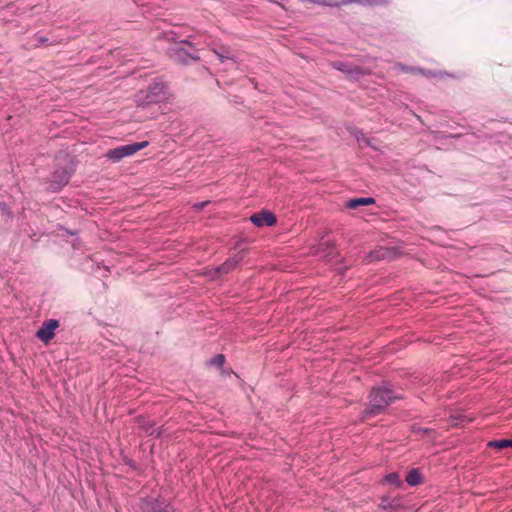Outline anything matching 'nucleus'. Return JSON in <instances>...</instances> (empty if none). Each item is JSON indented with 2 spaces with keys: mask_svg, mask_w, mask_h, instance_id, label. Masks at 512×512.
<instances>
[{
  "mask_svg": "<svg viewBox=\"0 0 512 512\" xmlns=\"http://www.w3.org/2000/svg\"><path fill=\"white\" fill-rule=\"evenodd\" d=\"M368 407L363 411V419H368L379 414H382L386 408L393 403L399 396L386 387H374L369 394Z\"/></svg>",
  "mask_w": 512,
  "mask_h": 512,
  "instance_id": "nucleus-1",
  "label": "nucleus"
},
{
  "mask_svg": "<svg viewBox=\"0 0 512 512\" xmlns=\"http://www.w3.org/2000/svg\"><path fill=\"white\" fill-rule=\"evenodd\" d=\"M74 172L73 161L69 155L61 153L57 157L56 169L54 170L48 190L51 192H59L69 182Z\"/></svg>",
  "mask_w": 512,
  "mask_h": 512,
  "instance_id": "nucleus-2",
  "label": "nucleus"
},
{
  "mask_svg": "<svg viewBox=\"0 0 512 512\" xmlns=\"http://www.w3.org/2000/svg\"><path fill=\"white\" fill-rule=\"evenodd\" d=\"M167 97V87L161 81H155L149 85L146 91H140L135 95V102L139 106L159 103Z\"/></svg>",
  "mask_w": 512,
  "mask_h": 512,
  "instance_id": "nucleus-3",
  "label": "nucleus"
},
{
  "mask_svg": "<svg viewBox=\"0 0 512 512\" xmlns=\"http://www.w3.org/2000/svg\"><path fill=\"white\" fill-rule=\"evenodd\" d=\"M169 57L181 64L200 59L199 51L188 41L182 40L168 50Z\"/></svg>",
  "mask_w": 512,
  "mask_h": 512,
  "instance_id": "nucleus-4",
  "label": "nucleus"
},
{
  "mask_svg": "<svg viewBox=\"0 0 512 512\" xmlns=\"http://www.w3.org/2000/svg\"><path fill=\"white\" fill-rule=\"evenodd\" d=\"M148 144V141H142L118 146L114 149L108 150L105 156L112 162L117 163L125 157L134 155L141 149L147 147Z\"/></svg>",
  "mask_w": 512,
  "mask_h": 512,
  "instance_id": "nucleus-5",
  "label": "nucleus"
},
{
  "mask_svg": "<svg viewBox=\"0 0 512 512\" xmlns=\"http://www.w3.org/2000/svg\"><path fill=\"white\" fill-rule=\"evenodd\" d=\"M332 67L346 75L350 80H359L361 77L370 74V70L358 65H353L349 62L334 61L331 63Z\"/></svg>",
  "mask_w": 512,
  "mask_h": 512,
  "instance_id": "nucleus-6",
  "label": "nucleus"
},
{
  "mask_svg": "<svg viewBox=\"0 0 512 512\" xmlns=\"http://www.w3.org/2000/svg\"><path fill=\"white\" fill-rule=\"evenodd\" d=\"M174 508L166 499L148 497L141 499L139 512H173Z\"/></svg>",
  "mask_w": 512,
  "mask_h": 512,
  "instance_id": "nucleus-7",
  "label": "nucleus"
},
{
  "mask_svg": "<svg viewBox=\"0 0 512 512\" xmlns=\"http://www.w3.org/2000/svg\"><path fill=\"white\" fill-rule=\"evenodd\" d=\"M243 258V252H238L229 259H227L223 264L210 270L207 274L212 280H215L221 277L222 275L228 274L229 272L234 270L236 266L243 260Z\"/></svg>",
  "mask_w": 512,
  "mask_h": 512,
  "instance_id": "nucleus-8",
  "label": "nucleus"
},
{
  "mask_svg": "<svg viewBox=\"0 0 512 512\" xmlns=\"http://www.w3.org/2000/svg\"><path fill=\"white\" fill-rule=\"evenodd\" d=\"M300 2H309L313 4H318L323 7H331L336 8L342 5H347L351 3H357L361 5H380L386 3V0H299Z\"/></svg>",
  "mask_w": 512,
  "mask_h": 512,
  "instance_id": "nucleus-9",
  "label": "nucleus"
},
{
  "mask_svg": "<svg viewBox=\"0 0 512 512\" xmlns=\"http://www.w3.org/2000/svg\"><path fill=\"white\" fill-rule=\"evenodd\" d=\"M59 327V321L56 319H49L42 323L36 336L44 343H49L54 338V331Z\"/></svg>",
  "mask_w": 512,
  "mask_h": 512,
  "instance_id": "nucleus-10",
  "label": "nucleus"
},
{
  "mask_svg": "<svg viewBox=\"0 0 512 512\" xmlns=\"http://www.w3.org/2000/svg\"><path fill=\"white\" fill-rule=\"evenodd\" d=\"M250 221L257 227L273 226L276 224V216L268 211L262 210L259 213H255L250 217Z\"/></svg>",
  "mask_w": 512,
  "mask_h": 512,
  "instance_id": "nucleus-11",
  "label": "nucleus"
},
{
  "mask_svg": "<svg viewBox=\"0 0 512 512\" xmlns=\"http://www.w3.org/2000/svg\"><path fill=\"white\" fill-rule=\"evenodd\" d=\"M213 53L218 57L219 61L229 66L236 65V56L227 46H217L212 48Z\"/></svg>",
  "mask_w": 512,
  "mask_h": 512,
  "instance_id": "nucleus-12",
  "label": "nucleus"
},
{
  "mask_svg": "<svg viewBox=\"0 0 512 512\" xmlns=\"http://www.w3.org/2000/svg\"><path fill=\"white\" fill-rule=\"evenodd\" d=\"M396 255V249L390 247H379L368 254L370 261H379L385 259H393Z\"/></svg>",
  "mask_w": 512,
  "mask_h": 512,
  "instance_id": "nucleus-13",
  "label": "nucleus"
},
{
  "mask_svg": "<svg viewBox=\"0 0 512 512\" xmlns=\"http://www.w3.org/2000/svg\"><path fill=\"white\" fill-rule=\"evenodd\" d=\"M374 202L375 200L371 197L354 198L347 201L346 207L349 209H356L360 206H368L374 204Z\"/></svg>",
  "mask_w": 512,
  "mask_h": 512,
  "instance_id": "nucleus-14",
  "label": "nucleus"
},
{
  "mask_svg": "<svg viewBox=\"0 0 512 512\" xmlns=\"http://www.w3.org/2000/svg\"><path fill=\"white\" fill-rule=\"evenodd\" d=\"M488 447L494 448L497 450H504L511 448L512 449V439H499V440H492L488 442Z\"/></svg>",
  "mask_w": 512,
  "mask_h": 512,
  "instance_id": "nucleus-15",
  "label": "nucleus"
},
{
  "mask_svg": "<svg viewBox=\"0 0 512 512\" xmlns=\"http://www.w3.org/2000/svg\"><path fill=\"white\" fill-rule=\"evenodd\" d=\"M422 481V475L418 469H412L406 476V482L410 486H417Z\"/></svg>",
  "mask_w": 512,
  "mask_h": 512,
  "instance_id": "nucleus-16",
  "label": "nucleus"
},
{
  "mask_svg": "<svg viewBox=\"0 0 512 512\" xmlns=\"http://www.w3.org/2000/svg\"><path fill=\"white\" fill-rule=\"evenodd\" d=\"M380 506L384 510H395L400 506V504L397 499L383 498Z\"/></svg>",
  "mask_w": 512,
  "mask_h": 512,
  "instance_id": "nucleus-17",
  "label": "nucleus"
},
{
  "mask_svg": "<svg viewBox=\"0 0 512 512\" xmlns=\"http://www.w3.org/2000/svg\"><path fill=\"white\" fill-rule=\"evenodd\" d=\"M385 481L391 485L396 487H400L402 485L401 478L398 473L393 472L385 476Z\"/></svg>",
  "mask_w": 512,
  "mask_h": 512,
  "instance_id": "nucleus-18",
  "label": "nucleus"
},
{
  "mask_svg": "<svg viewBox=\"0 0 512 512\" xmlns=\"http://www.w3.org/2000/svg\"><path fill=\"white\" fill-rule=\"evenodd\" d=\"M142 428L147 434L151 436L159 437L161 435V432L158 430V428H155L152 424H149L148 422H144L142 424Z\"/></svg>",
  "mask_w": 512,
  "mask_h": 512,
  "instance_id": "nucleus-19",
  "label": "nucleus"
},
{
  "mask_svg": "<svg viewBox=\"0 0 512 512\" xmlns=\"http://www.w3.org/2000/svg\"><path fill=\"white\" fill-rule=\"evenodd\" d=\"M224 363H225V356L223 354H218L208 361V364L210 366H216L218 368H221L224 365Z\"/></svg>",
  "mask_w": 512,
  "mask_h": 512,
  "instance_id": "nucleus-20",
  "label": "nucleus"
},
{
  "mask_svg": "<svg viewBox=\"0 0 512 512\" xmlns=\"http://www.w3.org/2000/svg\"><path fill=\"white\" fill-rule=\"evenodd\" d=\"M417 73H419L427 78L442 77V75H443V73L440 71L425 70L422 68L417 69Z\"/></svg>",
  "mask_w": 512,
  "mask_h": 512,
  "instance_id": "nucleus-21",
  "label": "nucleus"
},
{
  "mask_svg": "<svg viewBox=\"0 0 512 512\" xmlns=\"http://www.w3.org/2000/svg\"><path fill=\"white\" fill-rule=\"evenodd\" d=\"M36 40H37L36 46H40V45H44V44L54 45V44L60 42V40H58V39H56L54 37L50 40L46 36H39V37L36 38Z\"/></svg>",
  "mask_w": 512,
  "mask_h": 512,
  "instance_id": "nucleus-22",
  "label": "nucleus"
},
{
  "mask_svg": "<svg viewBox=\"0 0 512 512\" xmlns=\"http://www.w3.org/2000/svg\"><path fill=\"white\" fill-rule=\"evenodd\" d=\"M396 68L405 73H417V69H419L418 67L407 66L402 63H397Z\"/></svg>",
  "mask_w": 512,
  "mask_h": 512,
  "instance_id": "nucleus-23",
  "label": "nucleus"
},
{
  "mask_svg": "<svg viewBox=\"0 0 512 512\" xmlns=\"http://www.w3.org/2000/svg\"><path fill=\"white\" fill-rule=\"evenodd\" d=\"M207 203H208V202H201V203L196 204V205H195V207H197V208H202V207H204Z\"/></svg>",
  "mask_w": 512,
  "mask_h": 512,
  "instance_id": "nucleus-24",
  "label": "nucleus"
},
{
  "mask_svg": "<svg viewBox=\"0 0 512 512\" xmlns=\"http://www.w3.org/2000/svg\"><path fill=\"white\" fill-rule=\"evenodd\" d=\"M357 140H358V141H361V140H362V141H365V142L368 144V141L366 140V138L364 137V135H363V134H362V138H360V137H358V136H357Z\"/></svg>",
  "mask_w": 512,
  "mask_h": 512,
  "instance_id": "nucleus-25",
  "label": "nucleus"
}]
</instances>
